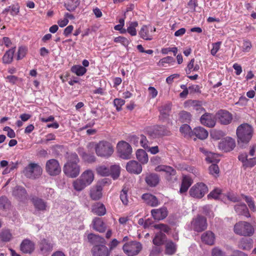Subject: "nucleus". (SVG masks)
Masks as SVG:
<instances>
[{"mask_svg": "<svg viewBox=\"0 0 256 256\" xmlns=\"http://www.w3.org/2000/svg\"><path fill=\"white\" fill-rule=\"evenodd\" d=\"M79 158L76 154H72L70 158L64 166V172L68 176L71 178L77 177L80 170V166L78 164Z\"/></svg>", "mask_w": 256, "mask_h": 256, "instance_id": "f257e3e1", "label": "nucleus"}, {"mask_svg": "<svg viewBox=\"0 0 256 256\" xmlns=\"http://www.w3.org/2000/svg\"><path fill=\"white\" fill-rule=\"evenodd\" d=\"M236 134L238 143L242 146L248 144L252 138L253 129L250 124H243L238 127Z\"/></svg>", "mask_w": 256, "mask_h": 256, "instance_id": "f03ea898", "label": "nucleus"}, {"mask_svg": "<svg viewBox=\"0 0 256 256\" xmlns=\"http://www.w3.org/2000/svg\"><path fill=\"white\" fill-rule=\"evenodd\" d=\"M96 154L100 158H108L110 157L114 152L112 144L106 140H100L94 144Z\"/></svg>", "mask_w": 256, "mask_h": 256, "instance_id": "7ed1b4c3", "label": "nucleus"}, {"mask_svg": "<svg viewBox=\"0 0 256 256\" xmlns=\"http://www.w3.org/2000/svg\"><path fill=\"white\" fill-rule=\"evenodd\" d=\"M234 230L236 234L244 236H251L254 232L253 226L250 223L245 221H240L236 223Z\"/></svg>", "mask_w": 256, "mask_h": 256, "instance_id": "20e7f679", "label": "nucleus"}, {"mask_svg": "<svg viewBox=\"0 0 256 256\" xmlns=\"http://www.w3.org/2000/svg\"><path fill=\"white\" fill-rule=\"evenodd\" d=\"M146 134L153 138H161L170 135V131L164 126H154L146 128Z\"/></svg>", "mask_w": 256, "mask_h": 256, "instance_id": "39448f33", "label": "nucleus"}, {"mask_svg": "<svg viewBox=\"0 0 256 256\" xmlns=\"http://www.w3.org/2000/svg\"><path fill=\"white\" fill-rule=\"evenodd\" d=\"M42 169L39 164L36 163H30L24 168L23 172L27 178H36L42 174Z\"/></svg>", "mask_w": 256, "mask_h": 256, "instance_id": "423d86ee", "label": "nucleus"}, {"mask_svg": "<svg viewBox=\"0 0 256 256\" xmlns=\"http://www.w3.org/2000/svg\"><path fill=\"white\" fill-rule=\"evenodd\" d=\"M142 244L136 241H132L125 244L122 249L124 252L128 256L137 255L142 250Z\"/></svg>", "mask_w": 256, "mask_h": 256, "instance_id": "0eeeda50", "label": "nucleus"}, {"mask_svg": "<svg viewBox=\"0 0 256 256\" xmlns=\"http://www.w3.org/2000/svg\"><path fill=\"white\" fill-rule=\"evenodd\" d=\"M45 169L48 175L53 176H58L62 171L58 161L54 158L46 161Z\"/></svg>", "mask_w": 256, "mask_h": 256, "instance_id": "6e6552de", "label": "nucleus"}, {"mask_svg": "<svg viewBox=\"0 0 256 256\" xmlns=\"http://www.w3.org/2000/svg\"><path fill=\"white\" fill-rule=\"evenodd\" d=\"M208 188L204 183H197L192 187L190 190V195L196 198H202L208 192Z\"/></svg>", "mask_w": 256, "mask_h": 256, "instance_id": "1a4fd4ad", "label": "nucleus"}, {"mask_svg": "<svg viewBox=\"0 0 256 256\" xmlns=\"http://www.w3.org/2000/svg\"><path fill=\"white\" fill-rule=\"evenodd\" d=\"M30 200L36 212H44L50 209V206L48 203L41 198L32 196Z\"/></svg>", "mask_w": 256, "mask_h": 256, "instance_id": "9d476101", "label": "nucleus"}, {"mask_svg": "<svg viewBox=\"0 0 256 256\" xmlns=\"http://www.w3.org/2000/svg\"><path fill=\"white\" fill-rule=\"evenodd\" d=\"M117 150L121 158L128 159L132 152V148L130 144L126 142L121 141L117 144Z\"/></svg>", "mask_w": 256, "mask_h": 256, "instance_id": "9b49d317", "label": "nucleus"}, {"mask_svg": "<svg viewBox=\"0 0 256 256\" xmlns=\"http://www.w3.org/2000/svg\"><path fill=\"white\" fill-rule=\"evenodd\" d=\"M192 228L197 232H201L207 228V222L205 218L198 216L193 218L191 222Z\"/></svg>", "mask_w": 256, "mask_h": 256, "instance_id": "f8f14e48", "label": "nucleus"}, {"mask_svg": "<svg viewBox=\"0 0 256 256\" xmlns=\"http://www.w3.org/2000/svg\"><path fill=\"white\" fill-rule=\"evenodd\" d=\"M235 146L234 140L230 137H226L220 140L218 147L222 150L228 152L232 150Z\"/></svg>", "mask_w": 256, "mask_h": 256, "instance_id": "ddd939ff", "label": "nucleus"}, {"mask_svg": "<svg viewBox=\"0 0 256 256\" xmlns=\"http://www.w3.org/2000/svg\"><path fill=\"white\" fill-rule=\"evenodd\" d=\"M217 118L221 124L227 125L232 120V114L226 110H220L216 114Z\"/></svg>", "mask_w": 256, "mask_h": 256, "instance_id": "4468645a", "label": "nucleus"}, {"mask_svg": "<svg viewBox=\"0 0 256 256\" xmlns=\"http://www.w3.org/2000/svg\"><path fill=\"white\" fill-rule=\"evenodd\" d=\"M156 31V28L147 26H143L139 32V34L142 39L150 40L152 39V33Z\"/></svg>", "mask_w": 256, "mask_h": 256, "instance_id": "2eb2a0df", "label": "nucleus"}, {"mask_svg": "<svg viewBox=\"0 0 256 256\" xmlns=\"http://www.w3.org/2000/svg\"><path fill=\"white\" fill-rule=\"evenodd\" d=\"M202 124L208 127L212 128L216 124V119L214 116L209 113H205L200 118Z\"/></svg>", "mask_w": 256, "mask_h": 256, "instance_id": "dca6fc26", "label": "nucleus"}, {"mask_svg": "<svg viewBox=\"0 0 256 256\" xmlns=\"http://www.w3.org/2000/svg\"><path fill=\"white\" fill-rule=\"evenodd\" d=\"M110 251L104 244L96 245L92 249V256H109Z\"/></svg>", "mask_w": 256, "mask_h": 256, "instance_id": "f3484780", "label": "nucleus"}, {"mask_svg": "<svg viewBox=\"0 0 256 256\" xmlns=\"http://www.w3.org/2000/svg\"><path fill=\"white\" fill-rule=\"evenodd\" d=\"M39 246L41 252L44 254H46L52 250L54 244L49 240L44 238L40 240Z\"/></svg>", "mask_w": 256, "mask_h": 256, "instance_id": "a211bd4d", "label": "nucleus"}, {"mask_svg": "<svg viewBox=\"0 0 256 256\" xmlns=\"http://www.w3.org/2000/svg\"><path fill=\"white\" fill-rule=\"evenodd\" d=\"M126 168L128 172L135 174H139L142 171L141 164L136 160H131L128 162Z\"/></svg>", "mask_w": 256, "mask_h": 256, "instance_id": "6ab92c4d", "label": "nucleus"}, {"mask_svg": "<svg viewBox=\"0 0 256 256\" xmlns=\"http://www.w3.org/2000/svg\"><path fill=\"white\" fill-rule=\"evenodd\" d=\"M151 214L156 220H162L164 219L168 216L167 208L162 207L158 209H153L151 210Z\"/></svg>", "mask_w": 256, "mask_h": 256, "instance_id": "aec40b11", "label": "nucleus"}, {"mask_svg": "<svg viewBox=\"0 0 256 256\" xmlns=\"http://www.w3.org/2000/svg\"><path fill=\"white\" fill-rule=\"evenodd\" d=\"M12 195L20 201H23L26 199V192L24 188L16 186L12 190Z\"/></svg>", "mask_w": 256, "mask_h": 256, "instance_id": "412c9836", "label": "nucleus"}, {"mask_svg": "<svg viewBox=\"0 0 256 256\" xmlns=\"http://www.w3.org/2000/svg\"><path fill=\"white\" fill-rule=\"evenodd\" d=\"M20 250L26 254H30L34 249V244L29 240H24L20 244Z\"/></svg>", "mask_w": 256, "mask_h": 256, "instance_id": "4be33fe9", "label": "nucleus"}, {"mask_svg": "<svg viewBox=\"0 0 256 256\" xmlns=\"http://www.w3.org/2000/svg\"><path fill=\"white\" fill-rule=\"evenodd\" d=\"M80 178L86 184L90 185L94 180V174L90 170L84 171L80 176Z\"/></svg>", "mask_w": 256, "mask_h": 256, "instance_id": "5701e85b", "label": "nucleus"}, {"mask_svg": "<svg viewBox=\"0 0 256 256\" xmlns=\"http://www.w3.org/2000/svg\"><path fill=\"white\" fill-rule=\"evenodd\" d=\"M200 151L206 156V160L208 162H218L220 161L218 154L208 152L204 148H200Z\"/></svg>", "mask_w": 256, "mask_h": 256, "instance_id": "b1692460", "label": "nucleus"}, {"mask_svg": "<svg viewBox=\"0 0 256 256\" xmlns=\"http://www.w3.org/2000/svg\"><path fill=\"white\" fill-rule=\"evenodd\" d=\"M142 198L146 203L151 206H156L160 204L158 198L150 194H144L142 196Z\"/></svg>", "mask_w": 256, "mask_h": 256, "instance_id": "393cba45", "label": "nucleus"}, {"mask_svg": "<svg viewBox=\"0 0 256 256\" xmlns=\"http://www.w3.org/2000/svg\"><path fill=\"white\" fill-rule=\"evenodd\" d=\"M201 239L204 244L208 245H212L214 243L215 236L212 232L207 231L202 235Z\"/></svg>", "mask_w": 256, "mask_h": 256, "instance_id": "a878e982", "label": "nucleus"}, {"mask_svg": "<svg viewBox=\"0 0 256 256\" xmlns=\"http://www.w3.org/2000/svg\"><path fill=\"white\" fill-rule=\"evenodd\" d=\"M194 136L197 138L203 140L206 138L208 135V132L204 128L198 126L193 130Z\"/></svg>", "mask_w": 256, "mask_h": 256, "instance_id": "bb28decb", "label": "nucleus"}, {"mask_svg": "<svg viewBox=\"0 0 256 256\" xmlns=\"http://www.w3.org/2000/svg\"><path fill=\"white\" fill-rule=\"evenodd\" d=\"M172 104L168 102L160 108V118L162 120H164L167 118L169 116V112L171 110Z\"/></svg>", "mask_w": 256, "mask_h": 256, "instance_id": "cd10ccee", "label": "nucleus"}, {"mask_svg": "<svg viewBox=\"0 0 256 256\" xmlns=\"http://www.w3.org/2000/svg\"><path fill=\"white\" fill-rule=\"evenodd\" d=\"M92 212L94 214L102 216L106 213V209L104 204L96 202L92 206Z\"/></svg>", "mask_w": 256, "mask_h": 256, "instance_id": "c85d7f7f", "label": "nucleus"}, {"mask_svg": "<svg viewBox=\"0 0 256 256\" xmlns=\"http://www.w3.org/2000/svg\"><path fill=\"white\" fill-rule=\"evenodd\" d=\"M93 228L100 232L105 231L106 229V224L100 218H96L92 221Z\"/></svg>", "mask_w": 256, "mask_h": 256, "instance_id": "c756f323", "label": "nucleus"}, {"mask_svg": "<svg viewBox=\"0 0 256 256\" xmlns=\"http://www.w3.org/2000/svg\"><path fill=\"white\" fill-rule=\"evenodd\" d=\"M136 154V158L142 164H146L148 162V155L144 150L138 149Z\"/></svg>", "mask_w": 256, "mask_h": 256, "instance_id": "7c9ffc66", "label": "nucleus"}, {"mask_svg": "<svg viewBox=\"0 0 256 256\" xmlns=\"http://www.w3.org/2000/svg\"><path fill=\"white\" fill-rule=\"evenodd\" d=\"M234 210L239 215H242L247 218L250 216L248 208L244 204H236L235 206Z\"/></svg>", "mask_w": 256, "mask_h": 256, "instance_id": "2f4dec72", "label": "nucleus"}, {"mask_svg": "<svg viewBox=\"0 0 256 256\" xmlns=\"http://www.w3.org/2000/svg\"><path fill=\"white\" fill-rule=\"evenodd\" d=\"M102 187L100 186H96L92 188L90 191L91 198L94 200L100 199L102 196Z\"/></svg>", "mask_w": 256, "mask_h": 256, "instance_id": "473e14b6", "label": "nucleus"}, {"mask_svg": "<svg viewBox=\"0 0 256 256\" xmlns=\"http://www.w3.org/2000/svg\"><path fill=\"white\" fill-rule=\"evenodd\" d=\"M176 244L172 240L166 241L165 244V254L168 255L174 254L176 250Z\"/></svg>", "mask_w": 256, "mask_h": 256, "instance_id": "72a5a7b5", "label": "nucleus"}, {"mask_svg": "<svg viewBox=\"0 0 256 256\" xmlns=\"http://www.w3.org/2000/svg\"><path fill=\"white\" fill-rule=\"evenodd\" d=\"M146 182L150 186H156L159 182V178L156 174H149L146 177Z\"/></svg>", "mask_w": 256, "mask_h": 256, "instance_id": "f704fd0d", "label": "nucleus"}, {"mask_svg": "<svg viewBox=\"0 0 256 256\" xmlns=\"http://www.w3.org/2000/svg\"><path fill=\"white\" fill-rule=\"evenodd\" d=\"M180 131L185 138H192L194 136L193 130L187 124H182L180 127Z\"/></svg>", "mask_w": 256, "mask_h": 256, "instance_id": "c9c22d12", "label": "nucleus"}, {"mask_svg": "<svg viewBox=\"0 0 256 256\" xmlns=\"http://www.w3.org/2000/svg\"><path fill=\"white\" fill-rule=\"evenodd\" d=\"M156 172H164L168 176H174L176 174V170L171 166L166 165H160L155 168Z\"/></svg>", "mask_w": 256, "mask_h": 256, "instance_id": "e433bc0d", "label": "nucleus"}, {"mask_svg": "<svg viewBox=\"0 0 256 256\" xmlns=\"http://www.w3.org/2000/svg\"><path fill=\"white\" fill-rule=\"evenodd\" d=\"M88 240L92 244L98 245V244H104L105 240L103 238L93 234H90L88 236Z\"/></svg>", "mask_w": 256, "mask_h": 256, "instance_id": "4c0bfd02", "label": "nucleus"}, {"mask_svg": "<svg viewBox=\"0 0 256 256\" xmlns=\"http://www.w3.org/2000/svg\"><path fill=\"white\" fill-rule=\"evenodd\" d=\"M80 4V0H67L64 3V6L70 12L75 10Z\"/></svg>", "mask_w": 256, "mask_h": 256, "instance_id": "58836bf2", "label": "nucleus"}, {"mask_svg": "<svg viewBox=\"0 0 256 256\" xmlns=\"http://www.w3.org/2000/svg\"><path fill=\"white\" fill-rule=\"evenodd\" d=\"M166 240V236L161 232H157L153 239V244L157 246L162 244Z\"/></svg>", "mask_w": 256, "mask_h": 256, "instance_id": "ea45409f", "label": "nucleus"}, {"mask_svg": "<svg viewBox=\"0 0 256 256\" xmlns=\"http://www.w3.org/2000/svg\"><path fill=\"white\" fill-rule=\"evenodd\" d=\"M191 184V179L188 176H184L180 190V192L182 194L186 192Z\"/></svg>", "mask_w": 256, "mask_h": 256, "instance_id": "a19ab883", "label": "nucleus"}, {"mask_svg": "<svg viewBox=\"0 0 256 256\" xmlns=\"http://www.w3.org/2000/svg\"><path fill=\"white\" fill-rule=\"evenodd\" d=\"M127 25L126 32H128L132 36H136L137 34L136 28L138 26V22L136 21L129 22Z\"/></svg>", "mask_w": 256, "mask_h": 256, "instance_id": "79ce46f5", "label": "nucleus"}, {"mask_svg": "<svg viewBox=\"0 0 256 256\" xmlns=\"http://www.w3.org/2000/svg\"><path fill=\"white\" fill-rule=\"evenodd\" d=\"M72 186L74 190L77 192H80L88 186L80 178L73 182Z\"/></svg>", "mask_w": 256, "mask_h": 256, "instance_id": "37998d69", "label": "nucleus"}, {"mask_svg": "<svg viewBox=\"0 0 256 256\" xmlns=\"http://www.w3.org/2000/svg\"><path fill=\"white\" fill-rule=\"evenodd\" d=\"M15 52V48H10L7 50L6 52L4 54V56L2 58L3 62L4 64H10V63L14 57V54Z\"/></svg>", "mask_w": 256, "mask_h": 256, "instance_id": "c03bdc74", "label": "nucleus"}, {"mask_svg": "<svg viewBox=\"0 0 256 256\" xmlns=\"http://www.w3.org/2000/svg\"><path fill=\"white\" fill-rule=\"evenodd\" d=\"M71 71L78 76H82L86 73V69L80 65H74L72 67Z\"/></svg>", "mask_w": 256, "mask_h": 256, "instance_id": "a18cd8bd", "label": "nucleus"}, {"mask_svg": "<svg viewBox=\"0 0 256 256\" xmlns=\"http://www.w3.org/2000/svg\"><path fill=\"white\" fill-rule=\"evenodd\" d=\"M199 69L200 66L198 64L196 63L195 64L194 60L192 58L188 64L187 67L186 68V72L187 74H189L192 72L198 71Z\"/></svg>", "mask_w": 256, "mask_h": 256, "instance_id": "49530a36", "label": "nucleus"}, {"mask_svg": "<svg viewBox=\"0 0 256 256\" xmlns=\"http://www.w3.org/2000/svg\"><path fill=\"white\" fill-rule=\"evenodd\" d=\"M252 246L251 239L242 238L238 243V247L243 250H249Z\"/></svg>", "mask_w": 256, "mask_h": 256, "instance_id": "de8ad7c7", "label": "nucleus"}, {"mask_svg": "<svg viewBox=\"0 0 256 256\" xmlns=\"http://www.w3.org/2000/svg\"><path fill=\"white\" fill-rule=\"evenodd\" d=\"M110 175H111L112 178L114 180L118 178L120 174V166L118 165L112 166L110 168Z\"/></svg>", "mask_w": 256, "mask_h": 256, "instance_id": "09e8293b", "label": "nucleus"}, {"mask_svg": "<svg viewBox=\"0 0 256 256\" xmlns=\"http://www.w3.org/2000/svg\"><path fill=\"white\" fill-rule=\"evenodd\" d=\"M114 40L115 42L120 43L124 46L126 48L127 50H128V46L130 42V40L122 36H119L115 38Z\"/></svg>", "mask_w": 256, "mask_h": 256, "instance_id": "8fccbe9b", "label": "nucleus"}, {"mask_svg": "<svg viewBox=\"0 0 256 256\" xmlns=\"http://www.w3.org/2000/svg\"><path fill=\"white\" fill-rule=\"evenodd\" d=\"M98 174L102 176H108L110 175V169L105 166H100L96 168Z\"/></svg>", "mask_w": 256, "mask_h": 256, "instance_id": "3c124183", "label": "nucleus"}, {"mask_svg": "<svg viewBox=\"0 0 256 256\" xmlns=\"http://www.w3.org/2000/svg\"><path fill=\"white\" fill-rule=\"evenodd\" d=\"M12 238V234L8 230H2L0 233V239L4 242H8Z\"/></svg>", "mask_w": 256, "mask_h": 256, "instance_id": "603ef678", "label": "nucleus"}, {"mask_svg": "<svg viewBox=\"0 0 256 256\" xmlns=\"http://www.w3.org/2000/svg\"><path fill=\"white\" fill-rule=\"evenodd\" d=\"M192 116L190 112L182 111L180 113V120L182 122H188L190 121Z\"/></svg>", "mask_w": 256, "mask_h": 256, "instance_id": "864d4df0", "label": "nucleus"}, {"mask_svg": "<svg viewBox=\"0 0 256 256\" xmlns=\"http://www.w3.org/2000/svg\"><path fill=\"white\" fill-rule=\"evenodd\" d=\"M193 109L196 110L198 112L201 113L204 112L205 110L200 104V102L196 100H190L189 102Z\"/></svg>", "mask_w": 256, "mask_h": 256, "instance_id": "5fc2aeb1", "label": "nucleus"}, {"mask_svg": "<svg viewBox=\"0 0 256 256\" xmlns=\"http://www.w3.org/2000/svg\"><path fill=\"white\" fill-rule=\"evenodd\" d=\"M174 62V58L172 56H166L160 59L158 62L160 66H164L166 64H172Z\"/></svg>", "mask_w": 256, "mask_h": 256, "instance_id": "6e6d98bb", "label": "nucleus"}, {"mask_svg": "<svg viewBox=\"0 0 256 256\" xmlns=\"http://www.w3.org/2000/svg\"><path fill=\"white\" fill-rule=\"evenodd\" d=\"M128 190L126 188H124L122 190L120 194V198L122 202V204L124 205H127L128 202Z\"/></svg>", "mask_w": 256, "mask_h": 256, "instance_id": "4d7b16f0", "label": "nucleus"}, {"mask_svg": "<svg viewBox=\"0 0 256 256\" xmlns=\"http://www.w3.org/2000/svg\"><path fill=\"white\" fill-rule=\"evenodd\" d=\"M222 196V191L219 188H215L208 196V198L218 199Z\"/></svg>", "mask_w": 256, "mask_h": 256, "instance_id": "13d9d810", "label": "nucleus"}, {"mask_svg": "<svg viewBox=\"0 0 256 256\" xmlns=\"http://www.w3.org/2000/svg\"><path fill=\"white\" fill-rule=\"evenodd\" d=\"M154 228L159 230V232H161L162 233H163V232L168 233L170 230V228L168 226L162 224H154Z\"/></svg>", "mask_w": 256, "mask_h": 256, "instance_id": "bf43d9fd", "label": "nucleus"}, {"mask_svg": "<svg viewBox=\"0 0 256 256\" xmlns=\"http://www.w3.org/2000/svg\"><path fill=\"white\" fill-rule=\"evenodd\" d=\"M27 51L28 48L26 46H21L19 47L18 52L17 60H19L24 58L26 56Z\"/></svg>", "mask_w": 256, "mask_h": 256, "instance_id": "052dcab7", "label": "nucleus"}, {"mask_svg": "<svg viewBox=\"0 0 256 256\" xmlns=\"http://www.w3.org/2000/svg\"><path fill=\"white\" fill-rule=\"evenodd\" d=\"M212 256H225V252L219 247L214 248L211 251Z\"/></svg>", "mask_w": 256, "mask_h": 256, "instance_id": "680f3d73", "label": "nucleus"}, {"mask_svg": "<svg viewBox=\"0 0 256 256\" xmlns=\"http://www.w3.org/2000/svg\"><path fill=\"white\" fill-rule=\"evenodd\" d=\"M54 194V190L51 188H46L43 189L42 196L48 199L51 198Z\"/></svg>", "mask_w": 256, "mask_h": 256, "instance_id": "e2e57ef3", "label": "nucleus"}, {"mask_svg": "<svg viewBox=\"0 0 256 256\" xmlns=\"http://www.w3.org/2000/svg\"><path fill=\"white\" fill-rule=\"evenodd\" d=\"M222 44L221 42H218L212 44V48L210 50V54L213 56H216V54L220 50Z\"/></svg>", "mask_w": 256, "mask_h": 256, "instance_id": "0e129e2a", "label": "nucleus"}, {"mask_svg": "<svg viewBox=\"0 0 256 256\" xmlns=\"http://www.w3.org/2000/svg\"><path fill=\"white\" fill-rule=\"evenodd\" d=\"M150 144L149 143L148 140H147L146 136L143 134L140 135V145L142 146L144 149L147 150L148 148V146Z\"/></svg>", "mask_w": 256, "mask_h": 256, "instance_id": "69168bd1", "label": "nucleus"}, {"mask_svg": "<svg viewBox=\"0 0 256 256\" xmlns=\"http://www.w3.org/2000/svg\"><path fill=\"white\" fill-rule=\"evenodd\" d=\"M125 104L124 100L121 98H115L114 100V104L118 111L122 110V106Z\"/></svg>", "mask_w": 256, "mask_h": 256, "instance_id": "338daca9", "label": "nucleus"}, {"mask_svg": "<svg viewBox=\"0 0 256 256\" xmlns=\"http://www.w3.org/2000/svg\"><path fill=\"white\" fill-rule=\"evenodd\" d=\"M210 173L214 176H216L219 174V168L218 165L212 164L209 167Z\"/></svg>", "mask_w": 256, "mask_h": 256, "instance_id": "774afa93", "label": "nucleus"}]
</instances>
